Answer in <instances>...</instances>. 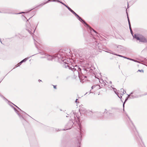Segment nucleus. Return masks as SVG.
<instances>
[{
  "instance_id": "obj_1",
  "label": "nucleus",
  "mask_w": 147,
  "mask_h": 147,
  "mask_svg": "<svg viewBox=\"0 0 147 147\" xmlns=\"http://www.w3.org/2000/svg\"><path fill=\"white\" fill-rule=\"evenodd\" d=\"M134 38L136 39L137 40H138L140 42H146L147 40L142 35L139 34H135L133 36Z\"/></svg>"
},
{
  "instance_id": "obj_2",
  "label": "nucleus",
  "mask_w": 147,
  "mask_h": 147,
  "mask_svg": "<svg viewBox=\"0 0 147 147\" xmlns=\"http://www.w3.org/2000/svg\"><path fill=\"white\" fill-rule=\"evenodd\" d=\"M69 10L73 14H74L76 16L79 20H80L81 22L82 21L83 23H84L87 26H88V25L86 23L85 21L83 20L82 18L80 17L79 16H78L76 13L73 10H72L71 9H70Z\"/></svg>"
},
{
  "instance_id": "obj_3",
  "label": "nucleus",
  "mask_w": 147,
  "mask_h": 147,
  "mask_svg": "<svg viewBox=\"0 0 147 147\" xmlns=\"http://www.w3.org/2000/svg\"><path fill=\"white\" fill-rule=\"evenodd\" d=\"M100 88V86L98 85H96L93 86L92 87V90H94V92L97 91V90Z\"/></svg>"
},
{
  "instance_id": "obj_4",
  "label": "nucleus",
  "mask_w": 147,
  "mask_h": 147,
  "mask_svg": "<svg viewBox=\"0 0 147 147\" xmlns=\"http://www.w3.org/2000/svg\"><path fill=\"white\" fill-rule=\"evenodd\" d=\"M45 57L47 58L49 60H51L53 58V57L49 55H47Z\"/></svg>"
},
{
  "instance_id": "obj_5",
  "label": "nucleus",
  "mask_w": 147,
  "mask_h": 147,
  "mask_svg": "<svg viewBox=\"0 0 147 147\" xmlns=\"http://www.w3.org/2000/svg\"><path fill=\"white\" fill-rule=\"evenodd\" d=\"M28 59V58H26L23 59V60H22V61L20 63H19L17 65V66H18L20 65L22 63V62L26 61Z\"/></svg>"
},
{
  "instance_id": "obj_6",
  "label": "nucleus",
  "mask_w": 147,
  "mask_h": 147,
  "mask_svg": "<svg viewBox=\"0 0 147 147\" xmlns=\"http://www.w3.org/2000/svg\"><path fill=\"white\" fill-rule=\"evenodd\" d=\"M63 62L64 63H65V67L66 68L67 67H69V65L68 64V63H67L66 62V60H64Z\"/></svg>"
},
{
  "instance_id": "obj_7",
  "label": "nucleus",
  "mask_w": 147,
  "mask_h": 147,
  "mask_svg": "<svg viewBox=\"0 0 147 147\" xmlns=\"http://www.w3.org/2000/svg\"><path fill=\"white\" fill-rule=\"evenodd\" d=\"M121 92H120V94L122 95H123L124 94L123 89H121Z\"/></svg>"
},
{
  "instance_id": "obj_8",
  "label": "nucleus",
  "mask_w": 147,
  "mask_h": 147,
  "mask_svg": "<svg viewBox=\"0 0 147 147\" xmlns=\"http://www.w3.org/2000/svg\"><path fill=\"white\" fill-rule=\"evenodd\" d=\"M114 54V55H117L118 56H119V57H123L124 58H126V57H124L123 56H122V55H116L115 54Z\"/></svg>"
},
{
  "instance_id": "obj_9",
  "label": "nucleus",
  "mask_w": 147,
  "mask_h": 147,
  "mask_svg": "<svg viewBox=\"0 0 147 147\" xmlns=\"http://www.w3.org/2000/svg\"><path fill=\"white\" fill-rule=\"evenodd\" d=\"M128 22H129V28H130V27H131V25H130V21H129V19L128 17Z\"/></svg>"
},
{
  "instance_id": "obj_10",
  "label": "nucleus",
  "mask_w": 147,
  "mask_h": 147,
  "mask_svg": "<svg viewBox=\"0 0 147 147\" xmlns=\"http://www.w3.org/2000/svg\"><path fill=\"white\" fill-rule=\"evenodd\" d=\"M89 28H90V30L91 31L92 30H93V31H94V32H95V33H96V31H95L93 29L91 28V27H89Z\"/></svg>"
},
{
  "instance_id": "obj_11",
  "label": "nucleus",
  "mask_w": 147,
  "mask_h": 147,
  "mask_svg": "<svg viewBox=\"0 0 147 147\" xmlns=\"http://www.w3.org/2000/svg\"><path fill=\"white\" fill-rule=\"evenodd\" d=\"M115 93L118 95V96L120 98H122V96H121V97H120L119 95V93H116L115 92Z\"/></svg>"
},
{
  "instance_id": "obj_12",
  "label": "nucleus",
  "mask_w": 147,
  "mask_h": 147,
  "mask_svg": "<svg viewBox=\"0 0 147 147\" xmlns=\"http://www.w3.org/2000/svg\"><path fill=\"white\" fill-rule=\"evenodd\" d=\"M126 58V59H129V60H132V61H135V60L133 59H131L128 58Z\"/></svg>"
},
{
  "instance_id": "obj_13",
  "label": "nucleus",
  "mask_w": 147,
  "mask_h": 147,
  "mask_svg": "<svg viewBox=\"0 0 147 147\" xmlns=\"http://www.w3.org/2000/svg\"><path fill=\"white\" fill-rule=\"evenodd\" d=\"M129 28L130 29L131 32V34H132V30L131 29V27H130V28Z\"/></svg>"
},
{
  "instance_id": "obj_14",
  "label": "nucleus",
  "mask_w": 147,
  "mask_h": 147,
  "mask_svg": "<svg viewBox=\"0 0 147 147\" xmlns=\"http://www.w3.org/2000/svg\"><path fill=\"white\" fill-rule=\"evenodd\" d=\"M138 71H140V72H142V71L143 72V70H138Z\"/></svg>"
},
{
  "instance_id": "obj_15",
  "label": "nucleus",
  "mask_w": 147,
  "mask_h": 147,
  "mask_svg": "<svg viewBox=\"0 0 147 147\" xmlns=\"http://www.w3.org/2000/svg\"><path fill=\"white\" fill-rule=\"evenodd\" d=\"M59 2L61 3L62 4H63L65 6L66 5L65 4H64L63 3L61 2L60 1H59Z\"/></svg>"
},
{
  "instance_id": "obj_16",
  "label": "nucleus",
  "mask_w": 147,
  "mask_h": 147,
  "mask_svg": "<svg viewBox=\"0 0 147 147\" xmlns=\"http://www.w3.org/2000/svg\"><path fill=\"white\" fill-rule=\"evenodd\" d=\"M127 100V99H126V100H125V102H124V103H123V107H124V103H125V102L126 101V100Z\"/></svg>"
},
{
  "instance_id": "obj_17",
  "label": "nucleus",
  "mask_w": 147,
  "mask_h": 147,
  "mask_svg": "<svg viewBox=\"0 0 147 147\" xmlns=\"http://www.w3.org/2000/svg\"><path fill=\"white\" fill-rule=\"evenodd\" d=\"M67 7L68 9L69 10L70 9H71L70 7H68V6H67Z\"/></svg>"
},
{
  "instance_id": "obj_18",
  "label": "nucleus",
  "mask_w": 147,
  "mask_h": 147,
  "mask_svg": "<svg viewBox=\"0 0 147 147\" xmlns=\"http://www.w3.org/2000/svg\"><path fill=\"white\" fill-rule=\"evenodd\" d=\"M53 87H54V88L56 89V86H53Z\"/></svg>"
},
{
  "instance_id": "obj_19",
  "label": "nucleus",
  "mask_w": 147,
  "mask_h": 147,
  "mask_svg": "<svg viewBox=\"0 0 147 147\" xmlns=\"http://www.w3.org/2000/svg\"><path fill=\"white\" fill-rule=\"evenodd\" d=\"M77 100H78V99H76V103H77Z\"/></svg>"
},
{
  "instance_id": "obj_20",
  "label": "nucleus",
  "mask_w": 147,
  "mask_h": 147,
  "mask_svg": "<svg viewBox=\"0 0 147 147\" xmlns=\"http://www.w3.org/2000/svg\"><path fill=\"white\" fill-rule=\"evenodd\" d=\"M77 121H77V122H80L79 121V120H77Z\"/></svg>"
},
{
  "instance_id": "obj_21",
  "label": "nucleus",
  "mask_w": 147,
  "mask_h": 147,
  "mask_svg": "<svg viewBox=\"0 0 147 147\" xmlns=\"http://www.w3.org/2000/svg\"><path fill=\"white\" fill-rule=\"evenodd\" d=\"M78 125H79V126L80 127V124L79 123H78Z\"/></svg>"
},
{
  "instance_id": "obj_22",
  "label": "nucleus",
  "mask_w": 147,
  "mask_h": 147,
  "mask_svg": "<svg viewBox=\"0 0 147 147\" xmlns=\"http://www.w3.org/2000/svg\"><path fill=\"white\" fill-rule=\"evenodd\" d=\"M132 98H135V97H136V96H134V97H133L132 96Z\"/></svg>"
},
{
  "instance_id": "obj_23",
  "label": "nucleus",
  "mask_w": 147,
  "mask_h": 147,
  "mask_svg": "<svg viewBox=\"0 0 147 147\" xmlns=\"http://www.w3.org/2000/svg\"><path fill=\"white\" fill-rule=\"evenodd\" d=\"M65 6V7H67V5H66Z\"/></svg>"
},
{
  "instance_id": "obj_24",
  "label": "nucleus",
  "mask_w": 147,
  "mask_h": 147,
  "mask_svg": "<svg viewBox=\"0 0 147 147\" xmlns=\"http://www.w3.org/2000/svg\"><path fill=\"white\" fill-rule=\"evenodd\" d=\"M53 1H55V0H53Z\"/></svg>"
},
{
  "instance_id": "obj_25",
  "label": "nucleus",
  "mask_w": 147,
  "mask_h": 147,
  "mask_svg": "<svg viewBox=\"0 0 147 147\" xmlns=\"http://www.w3.org/2000/svg\"><path fill=\"white\" fill-rule=\"evenodd\" d=\"M79 69H80V68H79Z\"/></svg>"
},
{
  "instance_id": "obj_26",
  "label": "nucleus",
  "mask_w": 147,
  "mask_h": 147,
  "mask_svg": "<svg viewBox=\"0 0 147 147\" xmlns=\"http://www.w3.org/2000/svg\"><path fill=\"white\" fill-rule=\"evenodd\" d=\"M39 81H41V80H39Z\"/></svg>"
}]
</instances>
